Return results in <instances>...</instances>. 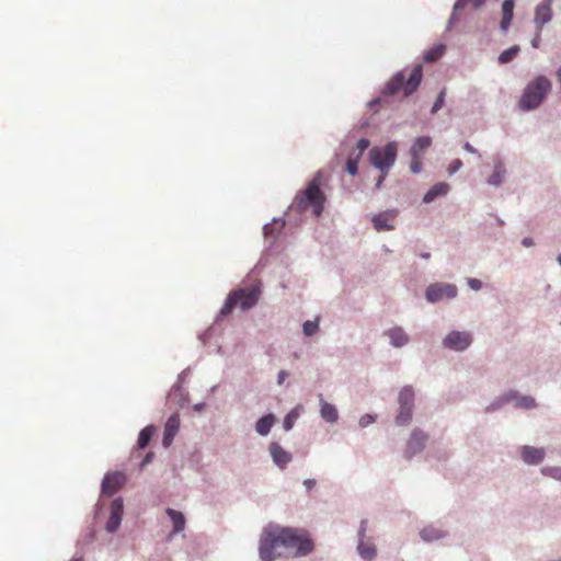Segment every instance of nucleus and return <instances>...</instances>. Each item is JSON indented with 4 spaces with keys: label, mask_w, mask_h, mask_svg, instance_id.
<instances>
[{
    "label": "nucleus",
    "mask_w": 561,
    "mask_h": 561,
    "mask_svg": "<svg viewBox=\"0 0 561 561\" xmlns=\"http://www.w3.org/2000/svg\"><path fill=\"white\" fill-rule=\"evenodd\" d=\"M322 183V172L319 171L308 183L306 190L297 194L294 206L299 213H304L311 208L312 214L316 217L321 216L325 202L324 193L321 191Z\"/></svg>",
    "instance_id": "obj_2"
},
{
    "label": "nucleus",
    "mask_w": 561,
    "mask_h": 561,
    "mask_svg": "<svg viewBox=\"0 0 561 561\" xmlns=\"http://www.w3.org/2000/svg\"><path fill=\"white\" fill-rule=\"evenodd\" d=\"M539 44H540V34L538 33L536 35V37L531 41V45H533V47L538 48Z\"/></svg>",
    "instance_id": "obj_47"
},
{
    "label": "nucleus",
    "mask_w": 561,
    "mask_h": 561,
    "mask_svg": "<svg viewBox=\"0 0 561 561\" xmlns=\"http://www.w3.org/2000/svg\"><path fill=\"white\" fill-rule=\"evenodd\" d=\"M287 377H288V373L286 370H280L278 373V378H277L278 385H282L286 380Z\"/></svg>",
    "instance_id": "obj_45"
},
{
    "label": "nucleus",
    "mask_w": 561,
    "mask_h": 561,
    "mask_svg": "<svg viewBox=\"0 0 561 561\" xmlns=\"http://www.w3.org/2000/svg\"><path fill=\"white\" fill-rule=\"evenodd\" d=\"M468 285L470 286V288H472L474 290H479L482 287L481 280H479L477 278H469Z\"/></svg>",
    "instance_id": "obj_43"
},
{
    "label": "nucleus",
    "mask_w": 561,
    "mask_h": 561,
    "mask_svg": "<svg viewBox=\"0 0 561 561\" xmlns=\"http://www.w3.org/2000/svg\"><path fill=\"white\" fill-rule=\"evenodd\" d=\"M559 264L561 265V254L557 257Z\"/></svg>",
    "instance_id": "obj_53"
},
{
    "label": "nucleus",
    "mask_w": 561,
    "mask_h": 561,
    "mask_svg": "<svg viewBox=\"0 0 561 561\" xmlns=\"http://www.w3.org/2000/svg\"><path fill=\"white\" fill-rule=\"evenodd\" d=\"M179 428H180V417L178 414H172L168 419V421L164 425L163 439H162V444L164 447H169L172 444L174 436L176 435Z\"/></svg>",
    "instance_id": "obj_14"
},
{
    "label": "nucleus",
    "mask_w": 561,
    "mask_h": 561,
    "mask_svg": "<svg viewBox=\"0 0 561 561\" xmlns=\"http://www.w3.org/2000/svg\"><path fill=\"white\" fill-rule=\"evenodd\" d=\"M462 167V162L460 159H455L454 161H451V163L449 164L447 171L448 173L451 175L454 173H456L458 170H460V168Z\"/></svg>",
    "instance_id": "obj_41"
},
{
    "label": "nucleus",
    "mask_w": 561,
    "mask_h": 561,
    "mask_svg": "<svg viewBox=\"0 0 561 561\" xmlns=\"http://www.w3.org/2000/svg\"><path fill=\"white\" fill-rule=\"evenodd\" d=\"M463 148H465L466 151H468L470 153H477V150L469 142H466L463 145Z\"/></svg>",
    "instance_id": "obj_48"
},
{
    "label": "nucleus",
    "mask_w": 561,
    "mask_h": 561,
    "mask_svg": "<svg viewBox=\"0 0 561 561\" xmlns=\"http://www.w3.org/2000/svg\"><path fill=\"white\" fill-rule=\"evenodd\" d=\"M397 150L398 146L397 142L394 141L388 142L385 147H374L370 149L369 161L375 168H377L382 173L377 183L378 187L381 185L385 175L393 165L397 159Z\"/></svg>",
    "instance_id": "obj_6"
},
{
    "label": "nucleus",
    "mask_w": 561,
    "mask_h": 561,
    "mask_svg": "<svg viewBox=\"0 0 561 561\" xmlns=\"http://www.w3.org/2000/svg\"><path fill=\"white\" fill-rule=\"evenodd\" d=\"M321 416L329 423H334L339 419V413H337L336 408L333 404L325 402L322 398H321Z\"/></svg>",
    "instance_id": "obj_23"
},
{
    "label": "nucleus",
    "mask_w": 561,
    "mask_h": 561,
    "mask_svg": "<svg viewBox=\"0 0 561 561\" xmlns=\"http://www.w3.org/2000/svg\"><path fill=\"white\" fill-rule=\"evenodd\" d=\"M422 169V157L411 156L410 170L413 173H419Z\"/></svg>",
    "instance_id": "obj_39"
},
{
    "label": "nucleus",
    "mask_w": 561,
    "mask_h": 561,
    "mask_svg": "<svg viewBox=\"0 0 561 561\" xmlns=\"http://www.w3.org/2000/svg\"><path fill=\"white\" fill-rule=\"evenodd\" d=\"M375 422V416L371 415V414H365L360 417L359 420V425L362 427H366L368 426L369 424L374 423Z\"/></svg>",
    "instance_id": "obj_42"
},
{
    "label": "nucleus",
    "mask_w": 561,
    "mask_h": 561,
    "mask_svg": "<svg viewBox=\"0 0 561 561\" xmlns=\"http://www.w3.org/2000/svg\"><path fill=\"white\" fill-rule=\"evenodd\" d=\"M422 78V65H415L408 77L404 71H398L386 83L382 93L385 95H397L402 92L404 96H410L417 90Z\"/></svg>",
    "instance_id": "obj_3"
},
{
    "label": "nucleus",
    "mask_w": 561,
    "mask_h": 561,
    "mask_svg": "<svg viewBox=\"0 0 561 561\" xmlns=\"http://www.w3.org/2000/svg\"><path fill=\"white\" fill-rule=\"evenodd\" d=\"M484 2L485 0H457L455 4V10H460L468 4H471L473 8L478 9L481 5H483Z\"/></svg>",
    "instance_id": "obj_35"
},
{
    "label": "nucleus",
    "mask_w": 561,
    "mask_h": 561,
    "mask_svg": "<svg viewBox=\"0 0 561 561\" xmlns=\"http://www.w3.org/2000/svg\"><path fill=\"white\" fill-rule=\"evenodd\" d=\"M413 408L408 405H400L398 414L396 416V422L398 425H405L412 419Z\"/></svg>",
    "instance_id": "obj_28"
},
{
    "label": "nucleus",
    "mask_w": 561,
    "mask_h": 561,
    "mask_svg": "<svg viewBox=\"0 0 561 561\" xmlns=\"http://www.w3.org/2000/svg\"><path fill=\"white\" fill-rule=\"evenodd\" d=\"M397 216L396 211H383L373 217V224L377 231L392 230L394 226L391 224Z\"/></svg>",
    "instance_id": "obj_16"
},
{
    "label": "nucleus",
    "mask_w": 561,
    "mask_h": 561,
    "mask_svg": "<svg viewBox=\"0 0 561 561\" xmlns=\"http://www.w3.org/2000/svg\"><path fill=\"white\" fill-rule=\"evenodd\" d=\"M420 535L424 541H432L443 537V533L434 527H425L421 530Z\"/></svg>",
    "instance_id": "obj_31"
},
{
    "label": "nucleus",
    "mask_w": 561,
    "mask_h": 561,
    "mask_svg": "<svg viewBox=\"0 0 561 561\" xmlns=\"http://www.w3.org/2000/svg\"><path fill=\"white\" fill-rule=\"evenodd\" d=\"M284 227V221L274 220L271 224L264 226L263 231L265 237H273L276 231H279Z\"/></svg>",
    "instance_id": "obj_33"
},
{
    "label": "nucleus",
    "mask_w": 561,
    "mask_h": 561,
    "mask_svg": "<svg viewBox=\"0 0 561 561\" xmlns=\"http://www.w3.org/2000/svg\"><path fill=\"white\" fill-rule=\"evenodd\" d=\"M275 422V417L273 414H267L265 416H262L255 425V430L260 435H267Z\"/></svg>",
    "instance_id": "obj_24"
},
{
    "label": "nucleus",
    "mask_w": 561,
    "mask_h": 561,
    "mask_svg": "<svg viewBox=\"0 0 561 561\" xmlns=\"http://www.w3.org/2000/svg\"><path fill=\"white\" fill-rule=\"evenodd\" d=\"M126 482V477L122 472L108 473L102 481V493L108 496L115 494Z\"/></svg>",
    "instance_id": "obj_10"
},
{
    "label": "nucleus",
    "mask_w": 561,
    "mask_h": 561,
    "mask_svg": "<svg viewBox=\"0 0 561 561\" xmlns=\"http://www.w3.org/2000/svg\"><path fill=\"white\" fill-rule=\"evenodd\" d=\"M318 329H319L318 320H316V321H306L302 324L304 333L307 336L313 335L318 331Z\"/></svg>",
    "instance_id": "obj_37"
},
{
    "label": "nucleus",
    "mask_w": 561,
    "mask_h": 561,
    "mask_svg": "<svg viewBox=\"0 0 561 561\" xmlns=\"http://www.w3.org/2000/svg\"><path fill=\"white\" fill-rule=\"evenodd\" d=\"M299 416V412H298V409H294L291 410L284 419V423H283V426H284V430L285 431H289L293 428L296 420L298 419Z\"/></svg>",
    "instance_id": "obj_34"
},
{
    "label": "nucleus",
    "mask_w": 561,
    "mask_h": 561,
    "mask_svg": "<svg viewBox=\"0 0 561 561\" xmlns=\"http://www.w3.org/2000/svg\"><path fill=\"white\" fill-rule=\"evenodd\" d=\"M457 295V287L451 284L436 283L427 287L425 296L427 301L437 302L443 298H454Z\"/></svg>",
    "instance_id": "obj_7"
},
{
    "label": "nucleus",
    "mask_w": 561,
    "mask_h": 561,
    "mask_svg": "<svg viewBox=\"0 0 561 561\" xmlns=\"http://www.w3.org/2000/svg\"><path fill=\"white\" fill-rule=\"evenodd\" d=\"M422 257H424V259H428V257H430V254H422Z\"/></svg>",
    "instance_id": "obj_52"
},
{
    "label": "nucleus",
    "mask_w": 561,
    "mask_h": 561,
    "mask_svg": "<svg viewBox=\"0 0 561 561\" xmlns=\"http://www.w3.org/2000/svg\"><path fill=\"white\" fill-rule=\"evenodd\" d=\"M152 458H153V453H148L145 456L144 460L141 461L140 468H144L147 463L151 462Z\"/></svg>",
    "instance_id": "obj_44"
},
{
    "label": "nucleus",
    "mask_w": 561,
    "mask_h": 561,
    "mask_svg": "<svg viewBox=\"0 0 561 561\" xmlns=\"http://www.w3.org/2000/svg\"><path fill=\"white\" fill-rule=\"evenodd\" d=\"M364 531H365V527H364V523H363L362 527H360V534L364 535Z\"/></svg>",
    "instance_id": "obj_50"
},
{
    "label": "nucleus",
    "mask_w": 561,
    "mask_h": 561,
    "mask_svg": "<svg viewBox=\"0 0 561 561\" xmlns=\"http://www.w3.org/2000/svg\"><path fill=\"white\" fill-rule=\"evenodd\" d=\"M514 0H504L502 3L503 18L501 21V28L507 30L513 19Z\"/></svg>",
    "instance_id": "obj_22"
},
{
    "label": "nucleus",
    "mask_w": 561,
    "mask_h": 561,
    "mask_svg": "<svg viewBox=\"0 0 561 561\" xmlns=\"http://www.w3.org/2000/svg\"><path fill=\"white\" fill-rule=\"evenodd\" d=\"M369 140L366 138L359 139L356 148L347 158L345 169L351 175H356L358 173V162L362 159L364 152L369 147Z\"/></svg>",
    "instance_id": "obj_9"
},
{
    "label": "nucleus",
    "mask_w": 561,
    "mask_h": 561,
    "mask_svg": "<svg viewBox=\"0 0 561 561\" xmlns=\"http://www.w3.org/2000/svg\"><path fill=\"white\" fill-rule=\"evenodd\" d=\"M71 561H83V559L80 557V558H73Z\"/></svg>",
    "instance_id": "obj_51"
},
{
    "label": "nucleus",
    "mask_w": 561,
    "mask_h": 561,
    "mask_svg": "<svg viewBox=\"0 0 561 561\" xmlns=\"http://www.w3.org/2000/svg\"><path fill=\"white\" fill-rule=\"evenodd\" d=\"M552 18V0H543L535 10L534 23L540 32L542 26L548 23Z\"/></svg>",
    "instance_id": "obj_11"
},
{
    "label": "nucleus",
    "mask_w": 561,
    "mask_h": 561,
    "mask_svg": "<svg viewBox=\"0 0 561 561\" xmlns=\"http://www.w3.org/2000/svg\"><path fill=\"white\" fill-rule=\"evenodd\" d=\"M445 96H446V89H443L439 92V94H438V96H437V99H436V101H435V103H434V105L432 107V111H431L432 114H435L436 112H438L443 107L444 102H445Z\"/></svg>",
    "instance_id": "obj_38"
},
{
    "label": "nucleus",
    "mask_w": 561,
    "mask_h": 561,
    "mask_svg": "<svg viewBox=\"0 0 561 561\" xmlns=\"http://www.w3.org/2000/svg\"><path fill=\"white\" fill-rule=\"evenodd\" d=\"M304 484L307 488V490L310 491L316 485V480L307 479L305 480Z\"/></svg>",
    "instance_id": "obj_46"
},
{
    "label": "nucleus",
    "mask_w": 561,
    "mask_h": 561,
    "mask_svg": "<svg viewBox=\"0 0 561 561\" xmlns=\"http://www.w3.org/2000/svg\"><path fill=\"white\" fill-rule=\"evenodd\" d=\"M472 343V336L466 331H451L443 341L445 347L454 351H463Z\"/></svg>",
    "instance_id": "obj_8"
},
{
    "label": "nucleus",
    "mask_w": 561,
    "mask_h": 561,
    "mask_svg": "<svg viewBox=\"0 0 561 561\" xmlns=\"http://www.w3.org/2000/svg\"><path fill=\"white\" fill-rule=\"evenodd\" d=\"M260 296L261 288L259 284L232 290L228 295L219 314L226 317L230 314L236 307H239L241 310H248L257 304Z\"/></svg>",
    "instance_id": "obj_4"
},
{
    "label": "nucleus",
    "mask_w": 561,
    "mask_h": 561,
    "mask_svg": "<svg viewBox=\"0 0 561 561\" xmlns=\"http://www.w3.org/2000/svg\"><path fill=\"white\" fill-rule=\"evenodd\" d=\"M357 550L360 557L365 560H373L376 556V548L370 543L359 542Z\"/></svg>",
    "instance_id": "obj_30"
},
{
    "label": "nucleus",
    "mask_w": 561,
    "mask_h": 561,
    "mask_svg": "<svg viewBox=\"0 0 561 561\" xmlns=\"http://www.w3.org/2000/svg\"><path fill=\"white\" fill-rule=\"evenodd\" d=\"M446 47L443 44H436L432 46L430 49H427L424 53V61L426 62H433L439 59L444 53Z\"/></svg>",
    "instance_id": "obj_26"
},
{
    "label": "nucleus",
    "mask_w": 561,
    "mask_h": 561,
    "mask_svg": "<svg viewBox=\"0 0 561 561\" xmlns=\"http://www.w3.org/2000/svg\"><path fill=\"white\" fill-rule=\"evenodd\" d=\"M399 404L414 407V391L411 387H403L399 393Z\"/></svg>",
    "instance_id": "obj_29"
},
{
    "label": "nucleus",
    "mask_w": 561,
    "mask_h": 561,
    "mask_svg": "<svg viewBox=\"0 0 561 561\" xmlns=\"http://www.w3.org/2000/svg\"><path fill=\"white\" fill-rule=\"evenodd\" d=\"M551 81L545 76H537L525 88L518 105L523 111L537 108L551 91Z\"/></svg>",
    "instance_id": "obj_5"
},
{
    "label": "nucleus",
    "mask_w": 561,
    "mask_h": 561,
    "mask_svg": "<svg viewBox=\"0 0 561 561\" xmlns=\"http://www.w3.org/2000/svg\"><path fill=\"white\" fill-rule=\"evenodd\" d=\"M270 453L273 461L279 467L285 468L291 461L290 453L283 449L278 443H271Z\"/></svg>",
    "instance_id": "obj_15"
},
{
    "label": "nucleus",
    "mask_w": 561,
    "mask_h": 561,
    "mask_svg": "<svg viewBox=\"0 0 561 561\" xmlns=\"http://www.w3.org/2000/svg\"><path fill=\"white\" fill-rule=\"evenodd\" d=\"M518 404L525 409H531L536 405L535 399L531 397H524L518 401Z\"/></svg>",
    "instance_id": "obj_40"
},
{
    "label": "nucleus",
    "mask_w": 561,
    "mask_h": 561,
    "mask_svg": "<svg viewBox=\"0 0 561 561\" xmlns=\"http://www.w3.org/2000/svg\"><path fill=\"white\" fill-rule=\"evenodd\" d=\"M394 347H401L409 342V336L402 328H393L386 333Z\"/></svg>",
    "instance_id": "obj_18"
},
{
    "label": "nucleus",
    "mask_w": 561,
    "mask_h": 561,
    "mask_svg": "<svg viewBox=\"0 0 561 561\" xmlns=\"http://www.w3.org/2000/svg\"><path fill=\"white\" fill-rule=\"evenodd\" d=\"M123 517V500L115 499L111 504V514L106 523V530L108 533H115L122 522Z\"/></svg>",
    "instance_id": "obj_12"
},
{
    "label": "nucleus",
    "mask_w": 561,
    "mask_h": 561,
    "mask_svg": "<svg viewBox=\"0 0 561 561\" xmlns=\"http://www.w3.org/2000/svg\"><path fill=\"white\" fill-rule=\"evenodd\" d=\"M542 474L552 479L561 481V468L560 467H545L541 469Z\"/></svg>",
    "instance_id": "obj_36"
},
{
    "label": "nucleus",
    "mask_w": 561,
    "mask_h": 561,
    "mask_svg": "<svg viewBox=\"0 0 561 561\" xmlns=\"http://www.w3.org/2000/svg\"><path fill=\"white\" fill-rule=\"evenodd\" d=\"M156 432V427L153 425H148L142 428L138 436V447L144 449L150 443L153 434Z\"/></svg>",
    "instance_id": "obj_27"
},
{
    "label": "nucleus",
    "mask_w": 561,
    "mask_h": 561,
    "mask_svg": "<svg viewBox=\"0 0 561 561\" xmlns=\"http://www.w3.org/2000/svg\"><path fill=\"white\" fill-rule=\"evenodd\" d=\"M432 145V138L428 137V136H422V137H417L411 149H410V154L411 156H420L422 157V153L428 148L431 147Z\"/></svg>",
    "instance_id": "obj_20"
},
{
    "label": "nucleus",
    "mask_w": 561,
    "mask_h": 561,
    "mask_svg": "<svg viewBox=\"0 0 561 561\" xmlns=\"http://www.w3.org/2000/svg\"><path fill=\"white\" fill-rule=\"evenodd\" d=\"M449 191V184L445 182L436 183L434 186L430 188V191L424 195L423 202L431 203L438 196H444Z\"/></svg>",
    "instance_id": "obj_19"
},
{
    "label": "nucleus",
    "mask_w": 561,
    "mask_h": 561,
    "mask_svg": "<svg viewBox=\"0 0 561 561\" xmlns=\"http://www.w3.org/2000/svg\"><path fill=\"white\" fill-rule=\"evenodd\" d=\"M519 53V47L518 46H513L506 50H504L500 56H499V61L501 64H507L510 62L511 60H513L517 54Z\"/></svg>",
    "instance_id": "obj_32"
},
{
    "label": "nucleus",
    "mask_w": 561,
    "mask_h": 561,
    "mask_svg": "<svg viewBox=\"0 0 561 561\" xmlns=\"http://www.w3.org/2000/svg\"><path fill=\"white\" fill-rule=\"evenodd\" d=\"M295 550L297 554H308L313 543L306 535L293 528L271 526L266 528L260 541V557L263 561H273L280 556L279 549Z\"/></svg>",
    "instance_id": "obj_1"
},
{
    "label": "nucleus",
    "mask_w": 561,
    "mask_h": 561,
    "mask_svg": "<svg viewBox=\"0 0 561 561\" xmlns=\"http://www.w3.org/2000/svg\"><path fill=\"white\" fill-rule=\"evenodd\" d=\"M545 449L531 446H524L522 449V458L528 465H537L543 460Z\"/></svg>",
    "instance_id": "obj_17"
},
{
    "label": "nucleus",
    "mask_w": 561,
    "mask_h": 561,
    "mask_svg": "<svg viewBox=\"0 0 561 561\" xmlns=\"http://www.w3.org/2000/svg\"><path fill=\"white\" fill-rule=\"evenodd\" d=\"M506 174V170L502 163V161L497 160L494 162V171L491 176L488 179V183L490 185L499 186L502 184Z\"/></svg>",
    "instance_id": "obj_21"
},
{
    "label": "nucleus",
    "mask_w": 561,
    "mask_h": 561,
    "mask_svg": "<svg viewBox=\"0 0 561 561\" xmlns=\"http://www.w3.org/2000/svg\"><path fill=\"white\" fill-rule=\"evenodd\" d=\"M427 440V435L421 431H413L411 438L408 442V446L405 449V457L408 459L412 458L415 454L423 450L425 443Z\"/></svg>",
    "instance_id": "obj_13"
},
{
    "label": "nucleus",
    "mask_w": 561,
    "mask_h": 561,
    "mask_svg": "<svg viewBox=\"0 0 561 561\" xmlns=\"http://www.w3.org/2000/svg\"><path fill=\"white\" fill-rule=\"evenodd\" d=\"M168 516L171 518L173 523V530L174 533H180L184 530L185 528V518L184 515L181 512H178L173 508L167 510Z\"/></svg>",
    "instance_id": "obj_25"
},
{
    "label": "nucleus",
    "mask_w": 561,
    "mask_h": 561,
    "mask_svg": "<svg viewBox=\"0 0 561 561\" xmlns=\"http://www.w3.org/2000/svg\"><path fill=\"white\" fill-rule=\"evenodd\" d=\"M522 243L527 248L534 245V241L530 238H524Z\"/></svg>",
    "instance_id": "obj_49"
}]
</instances>
